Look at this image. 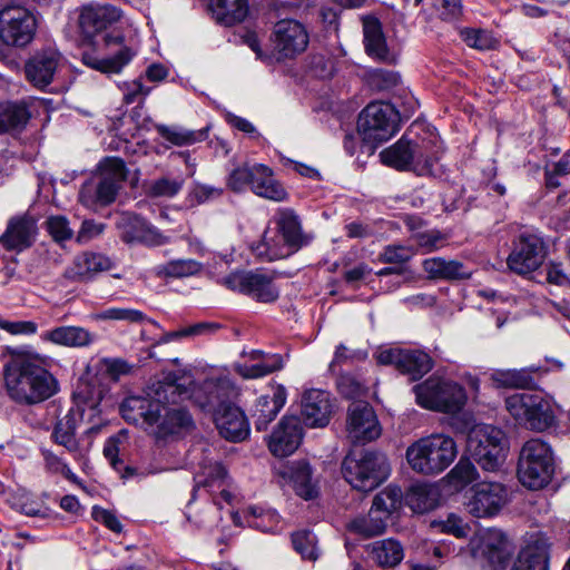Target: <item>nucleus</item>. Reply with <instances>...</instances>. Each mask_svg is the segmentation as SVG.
<instances>
[{"label":"nucleus","instance_id":"obj_8","mask_svg":"<svg viewBox=\"0 0 570 570\" xmlns=\"http://www.w3.org/2000/svg\"><path fill=\"white\" fill-rule=\"evenodd\" d=\"M466 449L481 469L497 472L505 461L508 445L501 429L490 424H476L468 433Z\"/></svg>","mask_w":570,"mask_h":570},{"label":"nucleus","instance_id":"obj_50","mask_svg":"<svg viewBox=\"0 0 570 570\" xmlns=\"http://www.w3.org/2000/svg\"><path fill=\"white\" fill-rule=\"evenodd\" d=\"M97 321H122L127 323H144L147 322L154 327L159 328V324L146 316L139 309L127 307H109L95 314Z\"/></svg>","mask_w":570,"mask_h":570},{"label":"nucleus","instance_id":"obj_2","mask_svg":"<svg viewBox=\"0 0 570 570\" xmlns=\"http://www.w3.org/2000/svg\"><path fill=\"white\" fill-rule=\"evenodd\" d=\"M120 413L128 423L141 425L157 440H166L193 426L187 410L158 404L145 396L126 397L120 405Z\"/></svg>","mask_w":570,"mask_h":570},{"label":"nucleus","instance_id":"obj_54","mask_svg":"<svg viewBox=\"0 0 570 570\" xmlns=\"http://www.w3.org/2000/svg\"><path fill=\"white\" fill-rule=\"evenodd\" d=\"M414 254L415 250L412 246L390 244L382 249L377 259L383 264H394L399 267H403V265L412 259Z\"/></svg>","mask_w":570,"mask_h":570},{"label":"nucleus","instance_id":"obj_15","mask_svg":"<svg viewBox=\"0 0 570 570\" xmlns=\"http://www.w3.org/2000/svg\"><path fill=\"white\" fill-rule=\"evenodd\" d=\"M65 68V58L56 47H43L26 61L23 70L27 81L35 88L46 90Z\"/></svg>","mask_w":570,"mask_h":570},{"label":"nucleus","instance_id":"obj_37","mask_svg":"<svg viewBox=\"0 0 570 570\" xmlns=\"http://www.w3.org/2000/svg\"><path fill=\"white\" fill-rule=\"evenodd\" d=\"M283 476L289 481L295 493L305 500L317 495V487L312 478V468L305 461L291 463L283 472Z\"/></svg>","mask_w":570,"mask_h":570},{"label":"nucleus","instance_id":"obj_26","mask_svg":"<svg viewBox=\"0 0 570 570\" xmlns=\"http://www.w3.org/2000/svg\"><path fill=\"white\" fill-rule=\"evenodd\" d=\"M303 440L301 419L294 415L284 416L269 435L268 449L278 458L293 454Z\"/></svg>","mask_w":570,"mask_h":570},{"label":"nucleus","instance_id":"obj_29","mask_svg":"<svg viewBox=\"0 0 570 570\" xmlns=\"http://www.w3.org/2000/svg\"><path fill=\"white\" fill-rule=\"evenodd\" d=\"M363 35L365 51L370 57L381 62L395 63L396 55L389 49L382 23L377 18H363Z\"/></svg>","mask_w":570,"mask_h":570},{"label":"nucleus","instance_id":"obj_59","mask_svg":"<svg viewBox=\"0 0 570 570\" xmlns=\"http://www.w3.org/2000/svg\"><path fill=\"white\" fill-rule=\"evenodd\" d=\"M368 83L379 91L390 90L400 83V75L392 70L375 69L368 75Z\"/></svg>","mask_w":570,"mask_h":570},{"label":"nucleus","instance_id":"obj_18","mask_svg":"<svg viewBox=\"0 0 570 570\" xmlns=\"http://www.w3.org/2000/svg\"><path fill=\"white\" fill-rule=\"evenodd\" d=\"M222 283L227 288L248 295L262 303H273L279 296V291L274 284V276L261 271L234 272L225 276Z\"/></svg>","mask_w":570,"mask_h":570},{"label":"nucleus","instance_id":"obj_23","mask_svg":"<svg viewBox=\"0 0 570 570\" xmlns=\"http://www.w3.org/2000/svg\"><path fill=\"white\" fill-rule=\"evenodd\" d=\"M121 239L127 244L139 243L146 246H161L169 243V237L150 225L142 217L124 213L118 223Z\"/></svg>","mask_w":570,"mask_h":570},{"label":"nucleus","instance_id":"obj_49","mask_svg":"<svg viewBox=\"0 0 570 570\" xmlns=\"http://www.w3.org/2000/svg\"><path fill=\"white\" fill-rule=\"evenodd\" d=\"M283 367L282 357L277 354L267 355L256 364H238L237 373L244 379H258L266 376Z\"/></svg>","mask_w":570,"mask_h":570},{"label":"nucleus","instance_id":"obj_43","mask_svg":"<svg viewBox=\"0 0 570 570\" xmlns=\"http://www.w3.org/2000/svg\"><path fill=\"white\" fill-rule=\"evenodd\" d=\"M253 250L257 257L269 262L285 258L295 253L277 232L271 235L268 230L264 233L262 240L253 247Z\"/></svg>","mask_w":570,"mask_h":570},{"label":"nucleus","instance_id":"obj_21","mask_svg":"<svg viewBox=\"0 0 570 570\" xmlns=\"http://www.w3.org/2000/svg\"><path fill=\"white\" fill-rule=\"evenodd\" d=\"M379 364L394 365L402 374H406L412 381L420 380L433 367L431 356L422 351L390 348L381 351L376 355Z\"/></svg>","mask_w":570,"mask_h":570},{"label":"nucleus","instance_id":"obj_34","mask_svg":"<svg viewBox=\"0 0 570 570\" xmlns=\"http://www.w3.org/2000/svg\"><path fill=\"white\" fill-rule=\"evenodd\" d=\"M546 373L541 367H524L513 370H500L492 374L493 381L502 387L535 389Z\"/></svg>","mask_w":570,"mask_h":570},{"label":"nucleus","instance_id":"obj_6","mask_svg":"<svg viewBox=\"0 0 570 570\" xmlns=\"http://www.w3.org/2000/svg\"><path fill=\"white\" fill-rule=\"evenodd\" d=\"M126 178L127 169L122 159L105 158L99 165V173L82 185L79 191L80 203L88 208L114 203Z\"/></svg>","mask_w":570,"mask_h":570},{"label":"nucleus","instance_id":"obj_17","mask_svg":"<svg viewBox=\"0 0 570 570\" xmlns=\"http://www.w3.org/2000/svg\"><path fill=\"white\" fill-rule=\"evenodd\" d=\"M475 558L488 562L492 570H504L513 554V546L507 535L498 529H487L471 541Z\"/></svg>","mask_w":570,"mask_h":570},{"label":"nucleus","instance_id":"obj_40","mask_svg":"<svg viewBox=\"0 0 570 570\" xmlns=\"http://www.w3.org/2000/svg\"><path fill=\"white\" fill-rule=\"evenodd\" d=\"M112 267L109 257L98 253H82L75 258L70 277L72 279L86 281L95 273L106 272Z\"/></svg>","mask_w":570,"mask_h":570},{"label":"nucleus","instance_id":"obj_44","mask_svg":"<svg viewBox=\"0 0 570 570\" xmlns=\"http://www.w3.org/2000/svg\"><path fill=\"white\" fill-rule=\"evenodd\" d=\"M227 472L220 463H209L203 466L200 473L195 476L194 492L200 489H220V494L229 500L230 494L225 490Z\"/></svg>","mask_w":570,"mask_h":570},{"label":"nucleus","instance_id":"obj_9","mask_svg":"<svg viewBox=\"0 0 570 570\" xmlns=\"http://www.w3.org/2000/svg\"><path fill=\"white\" fill-rule=\"evenodd\" d=\"M416 403L428 410L458 413L466 403L464 389L450 380L430 376L412 389Z\"/></svg>","mask_w":570,"mask_h":570},{"label":"nucleus","instance_id":"obj_55","mask_svg":"<svg viewBox=\"0 0 570 570\" xmlns=\"http://www.w3.org/2000/svg\"><path fill=\"white\" fill-rule=\"evenodd\" d=\"M479 476L474 464L469 460L461 458L455 466L450 471L448 478L456 489H462L472 483Z\"/></svg>","mask_w":570,"mask_h":570},{"label":"nucleus","instance_id":"obj_20","mask_svg":"<svg viewBox=\"0 0 570 570\" xmlns=\"http://www.w3.org/2000/svg\"><path fill=\"white\" fill-rule=\"evenodd\" d=\"M235 386L227 376L208 377L191 389L190 400L203 411L216 413L232 402Z\"/></svg>","mask_w":570,"mask_h":570},{"label":"nucleus","instance_id":"obj_51","mask_svg":"<svg viewBox=\"0 0 570 570\" xmlns=\"http://www.w3.org/2000/svg\"><path fill=\"white\" fill-rule=\"evenodd\" d=\"M347 528L351 532L370 538L382 534L386 528V521L370 509L366 517L355 518L348 523Z\"/></svg>","mask_w":570,"mask_h":570},{"label":"nucleus","instance_id":"obj_48","mask_svg":"<svg viewBox=\"0 0 570 570\" xmlns=\"http://www.w3.org/2000/svg\"><path fill=\"white\" fill-rule=\"evenodd\" d=\"M401 489L389 485L374 497L371 509L387 521L390 515L401 507Z\"/></svg>","mask_w":570,"mask_h":570},{"label":"nucleus","instance_id":"obj_64","mask_svg":"<svg viewBox=\"0 0 570 570\" xmlns=\"http://www.w3.org/2000/svg\"><path fill=\"white\" fill-rule=\"evenodd\" d=\"M91 517L95 521L102 523L115 533H120L122 531V524L117 515L107 509L95 505L91 510Z\"/></svg>","mask_w":570,"mask_h":570},{"label":"nucleus","instance_id":"obj_57","mask_svg":"<svg viewBox=\"0 0 570 570\" xmlns=\"http://www.w3.org/2000/svg\"><path fill=\"white\" fill-rule=\"evenodd\" d=\"M45 225L49 235L57 243L69 240L73 236V230L69 225V220L65 216H50L47 218Z\"/></svg>","mask_w":570,"mask_h":570},{"label":"nucleus","instance_id":"obj_46","mask_svg":"<svg viewBox=\"0 0 570 570\" xmlns=\"http://www.w3.org/2000/svg\"><path fill=\"white\" fill-rule=\"evenodd\" d=\"M157 132L167 141L175 146H189L204 141L207 138L208 129L190 130L183 127H169L166 125H156Z\"/></svg>","mask_w":570,"mask_h":570},{"label":"nucleus","instance_id":"obj_47","mask_svg":"<svg viewBox=\"0 0 570 570\" xmlns=\"http://www.w3.org/2000/svg\"><path fill=\"white\" fill-rule=\"evenodd\" d=\"M203 264L193 258L171 259L157 266V275L170 278H184L197 275Z\"/></svg>","mask_w":570,"mask_h":570},{"label":"nucleus","instance_id":"obj_11","mask_svg":"<svg viewBox=\"0 0 570 570\" xmlns=\"http://www.w3.org/2000/svg\"><path fill=\"white\" fill-rule=\"evenodd\" d=\"M344 479L357 491L370 492L390 475V464L385 454L366 451L358 459L347 455L342 464Z\"/></svg>","mask_w":570,"mask_h":570},{"label":"nucleus","instance_id":"obj_45","mask_svg":"<svg viewBox=\"0 0 570 570\" xmlns=\"http://www.w3.org/2000/svg\"><path fill=\"white\" fill-rule=\"evenodd\" d=\"M372 559L381 567H394L404 558L401 543L393 539L375 541L371 544Z\"/></svg>","mask_w":570,"mask_h":570},{"label":"nucleus","instance_id":"obj_58","mask_svg":"<svg viewBox=\"0 0 570 570\" xmlns=\"http://www.w3.org/2000/svg\"><path fill=\"white\" fill-rule=\"evenodd\" d=\"M432 528H439L441 532L452 534L456 538H465L470 532V527L462 518L451 513L446 520L433 521Z\"/></svg>","mask_w":570,"mask_h":570},{"label":"nucleus","instance_id":"obj_62","mask_svg":"<svg viewBox=\"0 0 570 570\" xmlns=\"http://www.w3.org/2000/svg\"><path fill=\"white\" fill-rule=\"evenodd\" d=\"M121 89L124 94L122 99L127 105L141 104L151 91V87H146L141 79L125 82Z\"/></svg>","mask_w":570,"mask_h":570},{"label":"nucleus","instance_id":"obj_38","mask_svg":"<svg viewBox=\"0 0 570 570\" xmlns=\"http://www.w3.org/2000/svg\"><path fill=\"white\" fill-rule=\"evenodd\" d=\"M191 381L188 383L186 382H178V379L168 375L163 382H159L157 384V387L155 389V396L148 397L151 402H157L158 404L164 405H175L179 403L180 401L190 399L191 395Z\"/></svg>","mask_w":570,"mask_h":570},{"label":"nucleus","instance_id":"obj_16","mask_svg":"<svg viewBox=\"0 0 570 570\" xmlns=\"http://www.w3.org/2000/svg\"><path fill=\"white\" fill-rule=\"evenodd\" d=\"M271 40L277 60L294 59L307 49L309 33L301 21L282 19L274 24Z\"/></svg>","mask_w":570,"mask_h":570},{"label":"nucleus","instance_id":"obj_56","mask_svg":"<svg viewBox=\"0 0 570 570\" xmlns=\"http://www.w3.org/2000/svg\"><path fill=\"white\" fill-rule=\"evenodd\" d=\"M460 35L469 47L478 50H490L497 42L492 35L483 29L464 28Z\"/></svg>","mask_w":570,"mask_h":570},{"label":"nucleus","instance_id":"obj_30","mask_svg":"<svg viewBox=\"0 0 570 570\" xmlns=\"http://www.w3.org/2000/svg\"><path fill=\"white\" fill-rule=\"evenodd\" d=\"M287 393L283 385L272 389V394L259 396L254 406L253 417L257 431H265L286 403Z\"/></svg>","mask_w":570,"mask_h":570},{"label":"nucleus","instance_id":"obj_25","mask_svg":"<svg viewBox=\"0 0 570 570\" xmlns=\"http://www.w3.org/2000/svg\"><path fill=\"white\" fill-rule=\"evenodd\" d=\"M37 222L29 215L11 217L6 230L0 235V245L8 252L21 253L36 240Z\"/></svg>","mask_w":570,"mask_h":570},{"label":"nucleus","instance_id":"obj_4","mask_svg":"<svg viewBox=\"0 0 570 570\" xmlns=\"http://www.w3.org/2000/svg\"><path fill=\"white\" fill-rule=\"evenodd\" d=\"M380 157L384 165L397 170H411L417 176L435 175L439 163V151L431 140L413 142L404 137L382 150Z\"/></svg>","mask_w":570,"mask_h":570},{"label":"nucleus","instance_id":"obj_19","mask_svg":"<svg viewBox=\"0 0 570 570\" xmlns=\"http://www.w3.org/2000/svg\"><path fill=\"white\" fill-rule=\"evenodd\" d=\"M508 502V490L500 482H479L474 484L464 502L466 511L475 518L497 515Z\"/></svg>","mask_w":570,"mask_h":570},{"label":"nucleus","instance_id":"obj_31","mask_svg":"<svg viewBox=\"0 0 570 570\" xmlns=\"http://www.w3.org/2000/svg\"><path fill=\"white\" fill-rule=\"evenodd\" d=\"M276 225V232L283 237L284 242L297 252L307 245L309 239L304 234L298 215L291 208H281L273 218Z\"/></svg>","mask_w":570,"mask_h":570},{"label":"nucleus","instance_id":"obj_10","mask_svg":"<svg viewBox=\"0 0 570 570\" xmlns=\"http://www.w3.org/2000/svg\"><path fill=\"white\" fill-rule=\"evenodd\" d=\"M505 407L521 425L543 432L557 423L550 399L538 393H515L505 399Z\"/></svg>","mask_w":570,"mask_h":570},{"label":"nucleus","instance_id":"obj_39","mask_svg":"<svg viewBox=\"0 0 570 570\" xmlns=\"http://www.w3.org/2000/svg\"><path fill=\"white\" fill-rule=\"evenodd\" d=\"M209 8L218 23L230 27L247 17L248 0H210Z\"/></svg>","mask_w":570,"mask_h":570},{"label":"nucleus","instance_id":"obj_3","mask_svg":"<svg viewBox=\"0 0 570 570\" xmlns=\"http://www.w3.org/2000/svg\"><path fill=\"white\" fill-rule=\"evenodd\" d=\"M6 386L9 396L22 405L39 404L59 390L56 377L38 361L29 358L16 360L7 367Z\"/></svg>","mask_w":570,"mask_h":570},{"label":"nucleus","instance_id":"obj_28","mask_svg":"<svg viewBox=\"0 0 570 570\" xmlns=\"http://www.w3.org/2000/svg\"><path fill=\"white\" fill-rule=\"evenodd\" d=\"M219 434L232 442H240L249 434L244 412L232 402L213 414Z\"/></svg>","mask_w":570,"mask_h":570},{"label":"nucleus","instance_id":"obj_14","mask_svg":"<svg viewBox=\"0 0 570 570\" xmlns=\"http://www.w3.org/2000/svg\"><path fill=\"white\" fill-rule=\"evenodd\" d=\"M35 14L22 6H6L0 10V40L3 45L24 48L37 32Z\"/></svg>","mask_w":570,"mask_h":570},{"label":"nucleus","instance_id":"obj_32","mask_svg":"<svg viewBox=\"0 0 570 570\" xmlns=\"http://www.w3.org/2000/svg\"><path fill=\"white\" fill-rule=\"evenodd\" d=\"M41 340L60 346L81 348L91 345L96 335L81 326L62 325L43 332Z\"/></svg>","mask_w":570,"mask_h":570},{"label":"nucleus","instance_id":"obj_7","mask_svg":"<svg viewBox=\"0 0 570 570\" xmlns=\"http://www.w3.org/2000/svg\"><path fill=\"white\" fill-rule=\"evenodd\" d=\"M554 473V460L551 446L541 439L527 441L520 452L518 476L520 482L531 490L544 488Z\"/></svg>","mask_w":570,"mask_h":570},{"label":"nucleus","instance_id":"obj_63","mask_svg":"<svg viewBox=\"0 0 570 570\" xmlns=\"http://www.w3.org/2000/svg\"><path fill=\"white\" fill-rule=\"evenodd\" d=\"M181 187L183 180L163 177L151 184L149 191L155 197H173Z\"/></svg>","mask_w":570,"mask_h":570},{"label":"nucleus","instance_id":"obj_53","mask_svg":"<svg viewBox=\"0 0 570 570\" xmlns=\"http://www.w3.org/2000/svg\"><path fill=\"white\" fill-rule=\"evenodd\" d=\"M292 544L303 559L316 560L318 557L316 535L309 530H299L292 534Z\"/></svg>","mask_w":570,"mask_h":570},{"label":"nucleus","instance_id":"obj_13","mask_svg":"<svg viewBox=\"0 0 570 570\" xmlns=\"http://www.w3.org/2000/svg\"><path fill=\"white\" fill-rule=\"evenodd\" d=\"M399 128V111L389 102H371L358 115L357 131L372 147L390 140Z\"/></svg>","mask_w":570,"mask_h":570},{"label":"nucleus","instance_id":"obj_22","mask_svg":"<svg viewBox=\"0 0 570 570\" xmlns=\"http://www.w3.org/2000/svg\"><path fill=\"white\" fill-rule=\"evenodd\" d=\"M347 433L354 443H367L381 435L379 420L368 403L354 402L350 405Z\"/></svg>","mask_w":570,"mask_h":570},{"label":"nucleus","instance_id":"obj_27","mask_svg":"<svg viewBox=\"0 0 570 570\" xmlns=\"http://www.w3.org/2000/svg\"><path fill=\"white\" fill-rule=\"evenodd\" d=\"M301 415L305 425L309 428H324L330 423L333 403L328 392L311 389L302 396Z\"/></svg>","mask_w":570,"mask_h":570},{"label":"nucleus","instance_id":"obj_36","mask_svg":"<svg viewBox=\"0 0 570 570\" xmlns=\"http://www.w3.org/2000/svg\"><path fill=\"white\" fill-rule=\"evenodd\" d=\"M549 544L539 538L527 544L518 554L511 570H549Z\"/></svg>","mask_w":570,"mask_h":570},{"label":"nucleus","instance_id":"obj_12","mask_svg":"<svg viewBox=\"0 0 570 570\" xmlns=\"http://www.w3.org/2000/svg\"><path fill=\"white\" fill-rule=\"evenodd\" d=\"M227 186L235 193H242L249 187L257 196L274 202H283L288 196L274 178L272 169L263 164H244L234 168L227 177Z\"/></svg>","mask_w":570,"mask_h":570},{"label":"nucleus","instance_id":"obj_1","mask_svg":"<svg viewBox=\"0 0 570 570\" xmlns=\"http://www.w3.org/2000/svg\"><path fill=\"white\" fill-rule=\"evenodd\" d=\"M120 18V11L110 4L87 6L80 12L79 27L83 36L92 39L102 35L104 47L109 51L106 57L99 58L95 52L82 53L81 61L87 67L101 73H119L135 56V52L124 45L125 38L118 30H109L112 23Z\"/></svg>","mask_w":570,"mask_h":570},{"label":"nucleus","instance_id":"obj_24","mask_svg":"<svg viewBox=\"0 0 570 570\" xmlns=\"http://www.w3.org/2000/svg\"><path fill=\"white\" fill-rule=\"evenodd\" d=\"M544 255L543 242L538 236H521L508 257V266L518 274H528L542 264Z\"/></svg>","mask_w":570,"mask_h":570},{"label":"nucleus","instance_id":"obj_60","mask_svg":"<svg viewBox=\"0 0 570 570\" xmlns=\"http://www.w3.org/2000/svg\"><path fill=\"white\" fill-rule=\"evenodd\" d=\"M210 327H213V325L209 323H198V324H194V325L180 328L178 331L167 332V333H164L155 342L154 345L167 344L171 341H177V340H181V338L190 337V336H197V335L203 334L206 330H208Z\"/></svg>","mask_w":570,"mask_h":570},{"label":"nucleus","instance_id":"obj_42","mask_svg":"<svg viewBox=\"0 0 570 570\" xmlns=\"http://www.w3.org/2000/svg\"><path fill=\"white\" fill-rule=\"evenodd\" d=\"M30 119L28 106L22 102H6L0 105V131H21Z\"/></svg>","mask_w":570,"mask_h":570},{"label":"nucleus","instance_id":"obj_35","mask_svg":"<svg viewBox=\"0 0 570 570\" xmlns=\"http://www.w3.org/2000/svg\"><path fill=\"white\" fill-rule=\"evenodd\" d=\"M422 266L432 279L464 281L472 276V271L455 259L432 257L424 259Z\"/></svg>","mask_w":570,"mask_h":570},{"label":"nucleus","instance_id":"obj_61","mask_svg":"<svg viewBox=\"0 0 570 570\" xmlns=\"http://www.w3.org/2000/svg\"><path fill=\"white\" fill-rule=\"evenodd\" d=\"M42 454L46 463V469L49 472L60 473L70 482L76 484L79 483V478L70 470L68 464L61 458H59L58 455L48 450L43 451Z\"/></svg>","mask_w":570,"mask_h":570},{"label":"nucleus","instance_id":"obj_5","mask_svg":"<svg viewBox=\"0 0 570 570\" xmlns=\"http://www.w3.org/2000/svg\"><path fill=\"white\" fill-rule=\"evenodd\" d=\"M458 455L454 440L444 434L421 438L406 450L410 466L419 473L432 475L443 472Z\"/></svg>","mask_w":570,"mask_h":570},{"label":"nucleus","instance_id":"obj_41","mask_svg":"<svg viewBox=\"0 0 570 570\" xmlns=\"http://www.w3.org/2000/svg\"><path fill=\"white\" fill-rule=\"evenodd\" d=\"M406 504L415 513H425L438 507L440 491L432 484H414L405 497Z\"/></svg>","mask_w":570,"mask_h":570},{"label":"nucleus","instance_id":"obj_52","mask_svg":"<svg viewBox=\"0 0 570 570\" xmlns=\"http://www.w3.org/2000/svg\"><path fill=\"white\" fill-rule=\"evenodd\" d=\"M410 239L415 243L422 253L426 254L444 247L449 235L439 229H424L423 232L411 234Z\"/></svg>","mask_w":570,"mask_h":570},{"label":"nucleus","instance_id":"obj_33","mask_svg":"<svg viewBox=\"0 0 570 570\" xmlns=\"http://www.w3.org/2000/svg\"><path fill=\"white\" fill-rule=\"evenodd\" d=\"M80 419V411L70 409L66 415L57 421L51 434L53 442L63 446L73 456L81 455L79 442L76 439V430Z\"/></svg>","mask_w":570,"mask_h":570}]
</instances>
